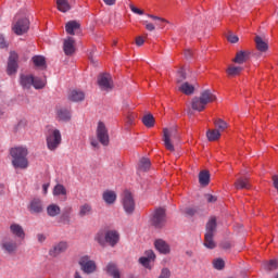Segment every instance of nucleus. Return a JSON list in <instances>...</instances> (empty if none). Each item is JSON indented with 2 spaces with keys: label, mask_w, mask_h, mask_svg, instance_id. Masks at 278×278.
<instances>
[{
  "label": "nucleus",
  "mask_w": 278,
  "mask_h": 278,
  "mask_svg": "<svg viewBox=\"0 0 278 278\" xmlns=\"http://www.w3.org/2000/svg\"><path fill=\"white\" fill-rule=\"evenodd\" d=\"M135 118H136V115L129 114V115L127 116V123H128V125H134Z\"/></svg>",
  "instance_id": "53"
},
{
  "label": "nucleus",
  "mask_w": 278,
  "mask_h": 278,
  "mask_svg": "<svg viewBox=\"0 0 278 278\" xmlns=\"http://www.w3.org/2000/svg\"><path fill=\"white\" fill-rule=\"evenodd\" d=\"M179 92H182V94H194V85L186 81L182 83L179 87H178Z\"/></svg>",
  "instance_id": "27"
},
{
  "label": "nucleus",
  "mask_w": 278,
  "mask_h": 278,
  "mask_svg": "<svg viewBox=\"0 0 278 278\" xmlns=\"http://www.w3.org/2000/svg\"><path fill=\"white\" fill-rule=\"evenodd\" d=\"M91 147H93L94 149H97V147H99V141L97 140H91Z\"/></svg>",
  "instance_id": "59"
},
{
  "label": "nucleus",
  "mask_w": 278,
  "mask_h": 278,
  "mask_svg": "<svg viewBox=\"0 0 278 278\" xmlns=\"http://www.w3.org/2000/svg\"><path fill=\"white\" fill-rule=\"evenodd\" d=\"M38 242H45L47 240V237L42 233L37 235Z\"/></svg>",
  "instance_id": "55"
},
{
  "label": "nucleus",
  "mask_w": 278,
  "mask_h": 278,
  "mask_svg": "<svg viewBox=\"0 0 278 278\" xmlns=\"http://www.w3.org/2000/svg\"><path fill=\"white\" fill-rule=\"evenodd\" d=\"M90 214H92V205L85 203L79 206L78 216L80 218L90 216Z\"/></svg>",
  "instance_id": "29"
},
{
  "label": "nucleus",
  "mask_w": 278,
  "mask_h": 278,
  "mask_svg": "<svg viewBox=\"0 0 278 278\" xmlns=\"http://www.w3.org/2000/svg\"><path fill=\"white\" fill-rule=\"evenodd\" d=\"M159 278H170V269L163 268Z\"/></svg>",
  "instance_id": "48"
},
{
  "label": "nucleus",
  "mask_w": 278,
  "mask_h": 278,
  "mask_svg": "<svg viewBox=\"0 0 278 278\" xmlns=\"http://www.w3.org/2000/svg\"><path fill=\"white\" fill-rule=\"evenodd\" d=\"M278 266L277 260H271L268 263L265 264V269L266 270H275Z\"/></svg>",
  "instance_id": "46"
},
{
  "label": "nucleus",
  "mask_w": 278,
  "mask_h": 278,
  "mask_svg": "<svg viewBox=\"0 0 278 278\" xmlns=\"http://www.w3.org/2000/svg\"><path fill=\"white\" fill-rule=\"evenodd\" d=\"M142 123L144 127H148V129H151L152 127H155V117H153V114H146L142 117Z\"/></svg>",
  "instance_id": "33"
},
{
  "label": "nucleus",
  "mask_w": 278,
  "mask_h": 278,
  "mask_svg": "<svg viewBox=\"0 0 278 278\" xmlns=\"http://www.w3.org/2000/svg\"><path fill=\"white\" fill-rule=\"evenodd\" d=\"M199 184H200V186H208L210 185V172H207V170L200 172Z\"/></svg>",
  "instance_id": "38"
},
{
  "label": "nucleus",
  "mask_w": 278,
  "mask_h": 278,
  "mask_svg": "<svg viewBox=\"0 0 278 278\" xmlns=\"http://www.w3.org/2000/svg\"><path fill=\"white\" fill-rule=\"evenodd\" d=\"M18 54L16 52H11L9 56V62H8V75H14L16 71L18 70Z\"/></svg>",
  "instance_id": "15"
},
{
  "label": "nucleus",
  "mask_w": 278,
  "mask_h": 278,
  "mask_svg": "<svg viewBox=\"0 0 278 278\" xmlns=\"http://www.w3.org/2000/svg\"><path fill=\"white\" fill-rule=\"evenodd\" d=\"M102 199L106 205H114V203H116V199H118V195L114 190H105L102 193Z\"/></svg>",
  "instance_id": "21"
},
{
  "label": "nucleus",
  "mask_w": 278,
  "mask_h": 278,
  "mask_svg": "<svg viewBox=\"0 0 278 278\" xmlns=\"http://www.w3.org/2000/svg\"><path fill=\"white\" fill-rule=\"evenodd\" d=\"M200 99L204 102V104L207 106L208 103H214L216 101V93L212 92L211 90H204L200 94Z\"/></svg>",
  "instance_id": "24"
},
{
  "label": "nucleus",
  "mask_w": 278,
  "mask_h": 278,
  "mask_svg": "<svg viewBox=\"0 0 278 278\" xmlns=\"http://www.w3.org/2000/svg\"><path fill=\"white\" fill-rule=\"evenodd\" d=\"M68 99L74 103H79V101H84V99H86V93L79 89H74L70 92Z\"/></svg>",
  "instance_id": "23"
},
{
  "label": "nucleus",
  "mask_w": 278,
  "mask_h": 278,
  "mask_svg": "<svg viewBox=\"0 0 278 278\" xmlns=\"http://www.w3.org/2000/svg\"><path fill=\"white\" fill-rule=\"evenodd\" d=\"M184 79H186V70L180 68V70H178V72L176 74V80L178 84H181V81H184Z\"/></svg>",
  "instance_id": "45"
},
{
  "label": "nucleus",
  "mask_w": 278,
  "mask_h": 278,
  "mask_svg": "<svg viewBox=\"0 0 278 278\" xmlns=\"http://www.w3.org/2000/svg\"><path fill=\"white\" fill-rule=\"evenodd\" d=\"M96 134L100 144H103V147H108V144H110V132L108 131L105 123H98Z\"/></svg>",
  "instance_id": "10"
},
{
  "label": "nucleus",
  "mask_w": 278,
  "mask_h": 278,
  "mask_svg": "<svg viewBox=\"0 0 278 278\" xmlns=\"http://www.w3.org/2000/svg\"><path fill=\"white\" fill-rule=\"evenodd\" d=\"M136 45H137V47H142V45H144V38L141 36L137 37Z\"/></svg>",
  "instance_id": "52"
},
{
  "label": "nucleus",
  "mask_w": 278,
  "mask_h": 278,
  "mask_svg": "<svg viewBox=\"0 0 278 278\" xmlns=\"http://www.w3.org/2000/svg\"><path fill=\"white\" fill-rule=\"evenodd\" d=\"M73 211V208H70V212H72Z\"/></svg>",
  "instance_id": "62"
},
{
  "label": "nucleus",
  "mask_w": 278,
  "mask_h": 278,
  "mask_svg": "<svg viewBox=\"0 0 278 278\" xmlns=\"http://www.w3.org/2000/svg\"><path fill=\"white\" fill-rule=\"evenodd\" d=\"M206 201L208 203H216V197L212 195V194H207L206 195Z\"/></svg>",
  "instance_id": "54"
},
{
  "label": "nucleus",
  "mask_w": 278,
  "mask_h": 278,
  "mask_svg": "<svg viewBox=\"0 0 278 278\" xmlns=\"http://www.w3.org/2000/svg\"><path fill=\"white\" fill-rule=\"evenodd\" d=\"M98 84L101 90H112V76L110 74H102L98 78Z\"/></svg>",
  "instance_id": "16"
},
{
  "label": "nucleus",
  "mask_w": 278,
  "mask_h": 278,
  "mask_svg": "<svg viewBox=\"0 0 278 278\" xmlns=\"http://www.w3.org/2000/svg\"><path fill=\"white\" fill-rule=\"evenodd\" d=\"M11 162L15 168L25 169L29 166V160H27V155H29V150L27 147L17 146L10 149Z\"/></svg>",
  "instance_id": "1"
},
{
  "label": "nucleus",
  "mask_w": 278,
  "mask_h": 278,
  "mask_svg": "<svg viewBox=\"0 0 278 278\" xmlns=\"http://www.w3.org/2000/svg\"><path fill=\"white\" fill-rule=\"evenodd\" d=\"M153 262H155V252L152 250L146 251V256L139 258V264H141L143 268H148V270L153 268Z\"/></svg>",
  "instance_id": "13"
},
{
  "label": "nucleus",
  "mask_w": 278,
  "mask_h": 278,
  "mask_svg": "<svg viewBox=\"0 0 278 278\" xmlns=\"http://www.w3.org/2000/svg\"><path fill=\"white\" fill-rule=\"evenodd\" d=\"M185 56L186 58H191L192 56V50H186L185 51Z\"/></svg>",
  "instance_id": "58"
},
{
  "label": "nucleus",
  "mask_w": 278,
  "mask_h": 278,
  "mask_svg": "<svg viewBox=\"0 0 278 278\" xmlns=\"http://www.w3.org/2000/svg\"><path fill=\"white\" fill-rule=\"evenodd\" d=\"M63 51L65 55H73L75 53V39L73 37L64 39Z\"/></svg>",
  "instance_id": "20"
},
{
  "label": "nucleus",
  "mask_w": 278,
  "mask_h": 278,
  "mask_svg": "<svg viewBox=\"0 0 278 278\" xmlns=\"http://www.w3.org/2000/svg\"><path fill=\"white\" fill-rule=\"evenodd\" d=\"M206 138L207 140H210V142H216V140L220 138V130L216 128L212 130H207Z\"/></svg>",
  "instance_id": "39"
},
{
  "label": "nucleus",
  "mask_w": 278,
  "mask_h": 278,
  "mask_svg": "<svg viewBox=\"0 0 278 278\" xmlns=\"http://www.w3.org/2000/svg\"><path fill=\"white\" fill-rule=\"evenodd\" d=\"M175 142H179V131L177 126L163 128V144L170 153L175 152Z\"/></svg>",
  "instance_id": "3"
},
{
  "label": "nucleus",
  "mask_w": 278,
  "mask_h": 278,
  "mask_svg": "<svg viewBox=\"0 0 278 278\" xmlns=\"http://www.w3.org/2000/svg\"><path fill=\"white\" fill-rule=\"evenodd\" d=\"M121 240V235L116 230H100L96 235V242H99L101 247L110 244V247H115Z\"/></svg>",
  "instance_id": "2"
},
{
  "label": "nucleus",
  "mask_w": 278,
  "mask_h": 278,
  "mask_svg": "<svg viewBox=\"0 0 278 278\" xmlns=\"http://www.w3.org/2000/svg\"><path fill=\"white\" fill-rule=\"evenodd\" d=\"M78 264L86 275H92V273H96L97 270V263L88 255L81 256Z\"/></svg>",
  "instance_id": "9"
},
{
  "label": "nucleus",
  "mask_w": 278,
  "mask_h": 278,
  "mask_svg": "<svg viewBox=\"0 0 278 278\" xmlns=\"http://www.w3.org/2000/svg\"><path fill=\"white\" fill-rule=\"evenodd\" d=\"M151 168V161L147 157L139 160V170H149Z\"/></svg>",
  "instance_id": "42"
},
{
  "label": "nucleus",
  "mask_w": 278,
  "mask_h": 278,
  "mask_svg": "<svg viewBox=\"0 0 278 278\" xmlns=\"http://www.w3.org/2000/svg\"><path fill=\"white\" fill-rule=\"evenodd\" d=\"M216 233V217H211L206 223V232L204 235V247L206 249H216L214 235Z\"/></svg>",
  "instance_id": "7"
},
{
  "label": "nucleus",
  "mask_w": 278,
  "mask_h": 278,
  "mask_svg": "<svg viewBox=\"0 0 278 278\" xmlns=\"http://www.w3.org/2000/svg\"><path fill=\"white\" fill-rule=\"evenodd\" d=\"M74 278H83L81 275H79V271H76L74 275Z\"/></svg>",
  "instance_id": "61"
},
{
  "label": "nucleus",
  "mask_w": 278,
  "mask_h": 278,
  "mask_svg": "<svg viewBox=\"0 0 278 278\" xmlns=\"http://www.w3.org/2000/svg\"><path fill=\"white\" fill-rule=\"evenodd\" d=\"M249 55L250 53L247 51H239L232 62H235V64H244V62L249 60Z\"/></svg>",
  "instance_id": "31"
},
{
  "label": "nucleus",
  "mask_w": 278,
  "mask_h": 278,
  "mask_svg": "<svg viewBox=\"0 0 278 278\" xmlns=\"http://www.w3.org/2000/svg\"><path fill=\"white\" fill-rule=\"evenodd\" d=\"M254 42H255L256 49H257V51H260V53H266L268 51V41L264 40V38L256 36L254 38Z\"/></svg>",
  "instance_id": "26"
},
{
  "label": "nucleus",
  "mask_w": 278,
  "mask_h": 278,
  "mask_svg": "<svg viewBox=\"0 0 278 278\" xmlns=\"http://www.w3.org/2000/svg\"><path fill=\"white\" fill-rule=\"evenodd\" d=\"M182 213L186 214L187 216H194V214H197V208L187 207L182 211Z\"/></svg>",
  "instance_id": "47"
},
{
  "label": "nucleus",
  "mask_w": 278,
  "mask_h": 278,
  "mask_svg": "<svg viewBox=\"0 0 278 278\" xmlns=\"http://www.w3.org/2000/svg\"><path fill=\"white\" fill-rule=\"evenodd\" d=\"M130 10L134 14H138L139 16H142V14H144V11L138 9L137 7H135L134 4L130 5Z\"/></svg>",
  "instance_id": "49"
},
{
  "label": "nucleus",
  "mask_w": 278,
  "mask_h": 278,
  "mask_svg": "<svg viewBox=\"0 0 278 278\" xmlns=\"http://www.w3.org/2000/svg\"><path fill=\"white\" fill-rule=\"evenodd\" d=\"M12 30L16 36H23V34H27V31H29V18H27V14L17 13L15 15Z\"/></svg>",
  "instance_id": "5"
},
{
  "label": "nucleus",
  "mask_w": 278,
  "mask_h": 278,
  "mask_svg": "<svg viewBox=\"0 0 278 278\" xmlns=\"http://www.w3.org/2000/svg\"><path fill=\"white\" fill-rule=\"evenodd\" d=\"M81 29V24L77 21H70L65 24V31L70 36H75Z\"/></svg>",
  "instance_id": "19"
},
{
  "label": "nucleus",
  "mask_w": 278,
  "mask_h": 278,
  "mask_svg": "<svg viewBox=\"0 0 278 278\" xmlns=\"http://www.w3.org/2000/svg\"><path fill=\"white\" fill-rule=\"evenodd\" d=\"M10 231L13 236L20 238V240H25V230H23V226L18 224H12L10 226Z\"/></svg>",
  "instance_id": "25"
},
{
  "label": "nucleus",
  "mask_w": 278,
  "mask_h": 278,
  "mask_svg": "<svg viewBox=\"0 0 278 278\" xmlns=\"http://www.w3.org/2000/svg\"><path fill=\"white\" fill-rule=\"evenodd\" d=\"M154 247L162 255H168L170 253V245L162 239L156 240Z\"/></svg>",
  "instance_id": "22"
},
{
  "label": "nucleus",
  "mask_w": 278,
  "mask_h": 278,
  "mask_svg": "<svg viewBox=\"0 0 278 278\" xmlns=\"http://www.w3.org/2000/svg\"><path fill=\"white\" fill-rule=\"evenodd\" d=\"M226 73L229 77H237V75H240L242 73V66L230 65L227 68Z\"/></svg>",
  "instance_id": "40"
},
{
  "label": "nucleus",
  "mask_w": 278,
  "mask_h": 278,
  "mask_svg": "<svg viewBox=\"0 0 278 278\" xmlns=\"http://www.w3.org/2000/svg\"><path fill=\"white\" fill-rule=\"evenodd\" d=\"M49 182L42 185L43 194H47V192H49Z\"/></svg>",
  "instance_id": "56"
},
{
  "label": "nucleus",
  "mask_w": 278,
  "mask_h": 278,
  "mask_svg": "<svg viewBox=\"0 0 278 278\" xmlns=\"http://www.w3.org/2000/svg\"><path fill=\"white\" fill-rule=\"evenodd\" d=\"M33 63L37 68H41V71H45L47 68V61L45 60V56L42 55H35L33 56Z\"/></svg>",
  "instance_id": "30"
},
{
  "label": "nucleus",
  "mask_w": 278,
  "mask_h": 278,
  "mask_svg": "<svg viewBox=\"0 0 278 278\" xmlns=\"http://www.w3.org/2000/svg\"><path fill=\"white\" fill-rule=\"evenodd\" d=\"M148 18H152V21H154V24L151 22H143V25L146 26V29L148 31H155V27H161L164 28V24L168 23V21H166V18L164 17H160V16H155L153 14H148L147 15Z\"/></svg>",
  "instance_id": "12"
},
{
  "label": "nucleus",
  "mask_w": 278,
  "mask_h": 278,
  "mask_svg": "<svg viewBox=\"0 0 278 278\" xmlns=\"http://www.w3.org/2000/svg\"><path fill=\"white\" fill-rule=\"evenodd\" d=\"M122 205L127 214H134L136 211V200L129 191H124L122 194Z\"/></svg>",
  "instance_id": "8"
},
{
  "label": "nucleus",
  "mask_w": 278,
  "mask_h": 278,
  "mask_svg": "<svg viewBox=\"0 0 278 278\" xmlns=\"http://www.w3.org/2000/svg\"><path fill=\"white\" fill-rule=\"evenodd\" d=\"M56 8L59 12L66 13L71 10V4L68 3V0H56Z\"/></svg>",
  "instance_id": "37"
},
{
  "label": "nucleus",
  "mask_w": 278,
  "mask_h": 278,
  "mask_svg": "<svg viewBox=\"0 0 278 278\" xmlns=\"http://www.w3.org/2000/svg\"><path fill=\"white\" fill-rule=\"evenodd\" d=\"M215 129H217L219 131V134H222V131H225V129H227V127H229V125L227 124V122L223 121V119H217L215 121Z\"/></svg>",
  "instance_id": "43"
},
{
  "label": "nucleus",
  "mask_w": 278,
  "mask_h": 278,
  "mask_svg": "<svg viewBox=\"0 0 278 278\" xmlns=\"http://www.w3.org/2000/svg\"><path fill=\"white\" fill-rule=\"evenodd\" d=\"M66 249H68V243L66 241H61L53 245V248L49 251V254L51 255V257H58V255L64 253Z\"/></svg>",
  "instance_id": "18"
},
{
  "label": "nucleus",
  "mask_w": 278,
  "mask_h": 278,
  "mask_svg": "<svg viewBox=\"0 0 278 278\" xmlns=\"http://www.w3.org/2000/svg\"><path fill=\"white\" fill-rule=\"evenodd\" d=\"M3 114H5V111L0 106V118L3 116Z\"/></svg>",
  "instance_id": "60"
},
{
  "label": "nucleus",
  "mask_w": 278,
  "mask_h": 278,
  "mask_svg": "<svg viewBox=\"0 0 278 278\" xmlns=\"http://www.w3.org/2000/svg\"><path fill=\"white\" fill-rule=\"evenodd\" d=\"M8 42L5 41V37L3 35H0V49H7Z\"/></svg>",
  "instance_id": "50"
},
{
  "label": "nucleus",
  "mask_w": 278,
  "mask_h": 278,
  "mask_svg": "<svg viewBox=\"0 0 278 278\" xmlns=\"http://www.w3.org/2000/svg\"><path fill=\"white\" fill-rule=\"evenodd\" d=\"M52 194L53 197H66V187H64V185L62 184H58L56 186H54Z\"/></svg>",
  "instance_id": "34"
},
{
  "label": "nucleus",
  "mask_w": 278,
  "mask_h": 278,
  "mask_svg": "<svg viewBox=\"0 0 278 278\" xmlns=\"http://www.w3.org/2000/svg\"><path fill=\"white\" fill-rule=\"evenodd\" d=\"M59 121H71V111L66 109H60L56 112Z\"/></svg>",
  "instance_id": "41"
},
{
  "label": "nucleus",
  "mask_w": 278,
  "mask_h": 278,
  "mask_svg": "<svg viewBox=\"0 0 278 278\" xmlns=\"http://www.w3.org/2000/svg\"><path fill=\"white\" fill-rule=\"evenodd\" d=\"M27 208L30 214H41V212L45 210V205L42 204V200L40 198H33L29 201Z\"/></svg>",
  "instance_id": "14"
},
{
  "label": "nucleus",
  "mask_w": 278,
  "mask_h": 278,
  "mask_svg": "<svg viewBox=\"0 0 278 278\" xmlns=\"http://www.w3.org/2000/svg\"><path fill=\"white\" fill-rule=\"evenodd\" d=\"M235 187L237 190H249L251 188V185L249 184V179L247 178H239L235 182Z\"/></svg>",
  "instance_id": "32"
},
{
  "label": "nucleus",
  "mask_w": 278,
  "mask_h": 278,
  "mask_svg": "<svg viewBox=\"0 0 278 278\" xmlns=\"http://www.w3.org/2000/svg\"><path fill=\"white\" fill-rule=\"evenodd\" d=\"M191 108L192 110H195V112H203V110H205L207 106L200 97H197L192 99Z\"/></svg>",
  "instance_id": "28"
},
{
  "label": "nucleus",
  "mask_w": 278,
  "mask_h": 278,
  "mask_svg": "<svg viewBox=\"0 0 278 278\" xmlns=\"http://www.w3.org/2000/svg\"><path fill=\"white\" fill-rule=\"evenodd\" d=\"M0 247L2 251H5V253H14L17 248L16 242L8 237L2 239Z\"/></svg>",
  "instance_id": "17"
},
{
  "label": "nucleus",
  "mask_w": 278,
  "mask_h": 278,
  "mask_svg": "<svg viewBox=\"0 0 278 278\" xmlns=\"http://www.w3.org/2000/svg\"><path fill=\"white\" fill-rule=\"evenodd\" d=\"M20 85L24 90L35 88V90H42L47 86V78L34 77V75L22 74L20 77Z\"/></svg>",
  "instance_id": "4"
},
{
  "label": "nucleus",
  "mask_w": 278,
  "mask_h": 278,
  "mask_svg": "<svg viewBox=\"0 0 278 278\" xmlns=\"http://www.w3.org/2000/svg\"><path fill=\"white\" fill-rule=\"evenodd\" d=\"M103 2L105 3V5H115L116 4V0H103Z\"/></svg>",
  "instance_id": "57"
},
{
  "label": "nucleus",
  "mask_w": 278,
  "mask_h": 278,
  "mask_svg": "<svg viewBox=\"0 0 278 278\" xmlns=\"http://www.w3.org/2000/svg\"><path fill=\"white\" fill-rule=\"evenodd\" d=\"M60 212H62V210L60 208V205H58V204H50L47 207V214H48V216H51L52 218L55 216H59Z\"/></svg>",
  "instance_id": "36"
},
{
  "label": "nucleus",
  "mask_w": 278,
  "mask_h": 278,
  "mask_svg": "<svg viewBox=\"0 0 278 278\" xmlns=\"http://www.w3.org/2000/svg\"><path fill=\"white\" fill-rule=\"evenodd\" d=\"M106 273L113 278H121V271H118V268L116 267V265H114V263H110L106 266Z\"/></svg>",
  "instance_id": "35"
},
{
  "label": "nucleus",
  "mask_w": 278,
  "mask_h": 278,
  "mask_svg": "<svg viewBox=\"0 0 278 278\" xmlns=\"http://www.w3.org/2000/svg\"><path fill=\"white\" fill-rule=\"evenodd\" d=\"M238 40H239V38L237 35L231 34L228 36V41L231 42L232 45H236V42H238Z\"/></svg>",
  "instance_id": "51"
},
{
  "label": "nucleus",
  "mask_w": 278,
  "mask_h": 278,
  "mask_svg": "<svg viewBox=\"0 0 278 278\" xmlns=\"http://www.w3.org/2000/svg\"><path fill=\"white\" fill-rule=\"evenodd\" d=\"M213 266L216 270H223L225 268V261H223L222 258H216L213 262Z\"/></svg>",
  "instance_id": "44"
},
{
  "label": "nucleus",
  "mask_w": 278,
  "mask_h": 278,
  "mask_svg": "<svg viewBox=\"0 0 278 278\" xmlns=\"http://www.w3.org/2000/svg\"><path fill=\"white\" fill-rule=\"evenodd\" d=\"M151 225L156 227V229H161L166 225V210L164 208H156L151 217Z\"/></svg>",
  "instance_id": "11"
},
{
  "label": "nucleus",
  "mask_w": 278,
  "mask_h": 278,
  "mask_svg": "<svg viewBox=\"0 0 278 278\" xmlns=\"http://www.w3.org/2000/svg\"><path fill=\"white\" fill-rule=\"evenodd\" d=\"M46 143L49 151H56L62 144V132L58 128H50L46 132Z\"/></svg>",
  "instance_id": "6"
}]
</instances>
